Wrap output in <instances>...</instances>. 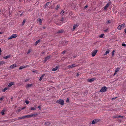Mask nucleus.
<instances>
[{"label":"nucleus","mask_w":126,"mask_h":126,"mask_svg":"<svg viewBox=\"0 0 126 126\" xmlns=\"http://www.w3.org/2000/svg\"><path fill=\"white\" fill-rule=\"evenodd\" d=\"M114 52H115V50H113L112 51V56H114Z\"/></svg>","instance_id":"nucleus-38"},{"label":"nucleus","mask_w":126,"mask_h":126,"mask_svg":"<svg viewBox=\"0 0 126 126\" xmlns=\"http://www.w3.org/2000/svg\"><path fill=\"white\" fill-rule=\"evenodd\" d=\"M124 32L126 34V29H124Z\"/></svg>","instance_id":"nucleus-57"},{"label":"nucleus","mask_w":126,"mask_h":126,"mask_svg":"<svg viewBox=\"0 0 126 126\" xmlns=\"http://www.w3.org/2000/svg\"><path fill=\"white\" fill-rule=\"evenodd\" d=\"M98 50H94L92 53V55L93 57L94 56L98 51Z\"/></svg>","instance_id":"nucleus-7"},{"label":"nucleus","mask_w":126,"mask_h":126,"mask_svg":"<svg viewBox=\"0 0 126 126\" xmlns=\"http://www.w3.org/2000/svg\"><path fill=\"white\" fill-rule=\"evenodd\" d=\"M16 64H14L11 65L10 66V69H12L13 68L16 67Z\"/></svg>","instance_id":"nucleus-11"},{"label":"nucleus","mask_w":126,"mask_h":126,"mask_svg":"<svg viewBox=\"0 0 126 126\" xmlns=\"http://www.w3.org/2000/svg\"><path fill=\"white\" fill-rule=\"evenodd\" d=\"M120 117H122V118H123V116H120V115L118 116V118H119Z\"/></svg>","instance_id":"nucleus-50"},{"label":"nucleus","mask_w":126,"mask_h":126,"mask_svg":"<svg viewBox=\"0 0 126 126\" xmlns=\"http://www.w3.org/2000/svg\"><path fill=\"white\" fill-rule=\"evenodd\" d=\"M78 27V25L77 24H75L74 25L73 27V30H74L76 27Z\"/></svg>","instance_id":"nucleus-20"},{"label":"nucleus","mask_w":126,"mask_h":126,"mask_svg":"<svg viewBox=\"0 0 126 126\" xmlns=\"http://www.w3.org/2000/svg\"><path fill=\"white\" fill-rule=\"evenodd\" d=\"M19 120V119H18V118H16L14 119V121L17 120Z\"/></svg>","instance_id":"nucleus-49"},{"label":"nucleus","mask_w":126,"mask_h":126,"mask_svg":"<svg viewBox=\"0 0 126 126\" xmlns=\"http://www.w3.org/2000/svg\"><path fill=\"white\" fill-rule=\"evenodd\" d=\"M96 79L94 78H93L91 79H87V81L88 82H92L96 80Z\"/></svg>","instance_id":"nucleus-9"},{"label":"nucleus","mask_w":126,"mask_h":126,"mask_svg":"<svg viewBox=\"0 0 126 126\" xmlns=\"http://www.w3.org/2000/svg\"><path fill=\"white\" fill-rule=\"evenodd\" d=\"M64 14V11L63 10L61 11L60 13V14H61L62 15H63Z\"/></svg>","instance_id":"nucleus-28"},{"label":"nucleus","mask_w":126,"mask_h":126,"mask_svg":"<svg viewBox=\"0 0 126 126\" xmlns=\"http://www.w3.org/2000/svg\"><path fill=\"white\" fill-rule=\"evenodd\" d=\"M21 110L20 109H18L16 110V112H19Z\"/></svg>","instance_id":"nucleus-43"},{"label":"nucleus","mask_w":126,"mask_h":126,"mask_svg":"<svg viewBox=\"0 0 126 126\" xmlns=\"http://www.w3.org/2000/svg\"><path fill=\"white\" fill-rule=\"evenodd\" d=\"M2 51L1 48H0V52H1Z\"/></svg>","instance_id":"nucleus-61"},{"label":"nucleus","mask_w":126,"mask_h":126,"mask_svg":"<svg viewBox=\"0 0 126 126\" xmlns=\"http://www.w3.org/2000/svg\"><path fill=\"white\" fill-rule=\"evenodd\" d=\"M109 50H107L105 52L104 54V55H106L107 54H108L109 53Z\"/></svg>","instance_id":"nucleus-27"},{"label":"nucleus","mask_w":126,"mask_h":126,"mask_svg":"<svg viewBox=\"0 0 126 126\" xmlns=\"http://www.w3.org/2000/svg\"><path fill=\"white\" fill-rule=\"evenodd\" d=\"M50 58V56H48L46 57L44 61V62L45 63L47 60L49 59Z\"/></svg>","instance_id":"nucleus-12"},{"label":"nucleus","mask_w":126,"mask_h":126,"mask_svg":"<svg viewBox=\"0 0 126 126\" xmlns=\"http://www.w3.org/2000/svg\"><path fill=\"white\" fill-rule=\"evenodd\" d=\"M3 33H4V32H0V34H3Z\"/></svg>","instance_id":"nucleus-58"},{"label":"nucleus","mask_w":126,"mask_h":126,"mask_svg":"<svg viewBox=\"0 0 126 126\" xmlns=\"http://www.w3.org/2000/svg\"><path fill=\"white\" fill-rule=\"evenodd\" d=\"M54 16L55 17L56 16V15H54Z\"/></svg>","instance_id":"nucleus-63"},{"label":"nucleus","mask_w":126,"mask_h":126,"mask_svg":"<svg viewBox=\"0 0 126 126\" xmlns=\"http://www.w3.org/2000/svg\"><path fill=\"white\" fill-rule=\"evenodd\" d=\"M109 4L107 3L104 8V10H106L109 6Z\"/></svg>","instance_id":"nucleus-23"},{"label":"nucleus","mask_w":126,"mask_h":126,"mask_svg":"<svg viewBox=\"0 0 126 126\" xmlns=\"http://www.w3.org/2000/svg\"><path fill=\"white\" fill-rule=\"evenodd\" d=\"M26 21V20L25 19H24L23 21V22H22V26H23L24 25V24L25 23V22Z\"/></svg>","instance_id":"nucleus-33"},{"label":"nucleus","mask_w":126,"mask_h":126,"mask_svg":"<svg viewBox=\"0 0 126 126\" xmlns=\"http://www.w3.org/2000/svg\"><path fill=\"white\" fill-rule=\"evenodd\" d=\"M56 103H57L60 104L62 105H63L64 104V102L63 100L61 99H59L56 102Z\"/></svg>","instance_id":"nucleus-1"},{"label":"nucleus","mask_w":126,"mask_h":126,"mask_svg":"<svg viewBox=\"0 0 126 126\" xmlns=\"http://www.w3.org/2000/svg\"><path fill=\"white\" fill-rule=\"evenodd\" d=\"M36 114H31L30 115H26L25 116H24L25 118H29L31 117H34L35 116Z\"/></svg>","instance_id":"nucleus-5"},{"label":"nucleus","mask_w":126,"mask_h":126,"mask_svg":"<svg viewBox=\"0 0 126 126\" xmlns=\"http://www.w3.org/2000/svg\"><path fill=\"white\" fill-rule=\"evenodd\" d=\"M63 31H64L63 30L61 29L60 30H58L57 31V32L58 33H62L63 32Z\"/></svg>","instance_id":"nucleus-17"},{"label":"nucleus","mask_w":126,"mask_h":126,"mask_svg":"<svg viewBox=\"0 0 126 126\" xmlns=\"http://www.w3.org/2000/svg\"><path fill=\"white\" fill-rule=\"evenodd\" d=\"M36 110V108H34L33 107H31V108L30 110Z\"/></svg>","instance_id":"nucleus-32"},{"label":"nucleus","mask_w":126,"mask_h":126,"mask_svg":"<svg viewBox=\"0 0 126 126\" xmlns=\"http://www.w3.org/2000/svg\"><path fill=\"white\" fill-rule=\"evenodd\" d=\"M62 45L63 46H65L67 44V41H65L63 40L61 42Z\"/></svg>","instance_id":"nucleus-8"},{"label":"nucleus","mask_w":126,"mask_h":126,"mask_svg":"<svg viewBox=\"0 0 126 126\" xmlns=\"http://www.w3.org/2000/svg\"><path fill=\"white\" fill-rule=\"evenodd\" d=\"M38 21L39 22V24L40 25H41L42 23V20L41 19L39 18L38 19Z\"/></svg>","instance_id":"nucleus-21"},{"label":"nucleus","mask_w":126,"mask_h":126,"mask_svg":"<svg viewBox=\"0 0 126 126\" xmlns=\"http://www.w3.org/2000/svg\"><path fill=\"white\" fill-rule=\"evenodd\" d=\"M120 68H117L116 69L115 71L114 74V75H115L116 73L119 70Z\"/></svg>","instance_id":"nucleus-18"},{"label":"nucleus","mask_w":126,"mask_h":126,"mask_svg":"<svg viewBox=\"0 0 126 126\" xmlns=\"http://www.w3.org/2000/svg\"><path fill=\"white\" fill-rule=\"evenodd\" d=\"M50 3L49 2H47V3H46L44 6V8H47L48 6L49 5V4H50Z\"/></svg>","instance_id":"nucleus-13"},{"label":"nucleus","mask_w":126,"mask_h":126,"mask_svg":"<svg viewBox=\"0 0 126 126\" xmlns=\"http://www.w3.org/2000/svg\"><path fill=\"white\" fill-rule=\"evenodd\" d=\"M38 108H39L40 110H41V107L40 106H39L38 107Z\"/></svg>","instance_id":"nucleus-47"},{"label":"nucleus","mask_w":126,"mask_h":126,"mask_svg":"<svg viewBox=\"0 0 126 126\" xmlns=\"http://www.w3.org/2000/svg\"><path fill=\"white\" fill-rule=\"evenodd\" d=\"M17 37L16 34H14L12 35L11 36L9 37L8 39V40H9L11 39L15 38Z\"/></svg>","instance_id":"nucleus-6"},{"label":"nucleus","mask_w":126,"mask_h":126,"mask_svg":"<svg viewBox=\"0 0 126 126\" xmlns=\"http://www.w3.org/2000/svg\"><path fill=\"white\" fill-rule=\"evenodd\" d=\"M5 62L4 61H0V65H1L5 63Z\"/></svg>","instance_id":"nucleus-24"},{"label":"nucleus","mask_w":126,"mask_h":126,"mask_svg":"<svg viewBox=\"0 0 126 126\" xmlns=\"http://www.w3.org/2000/svg\"><path fill=\"white\" fill-rule=\"evenodd\" d=\"M66 52V50H65L63 51L62 52V53L63 54H64Z\"/></svg>","instance_id":"nucleus-39"},{"label":"nucleus","mask_w":126,"mask_h":126,"mask_svg":"<svg viewBox=\"0 0 126 126\" xmlns=\"http://www.w3.org/2000/svg\"><path fill=\"white\" fill-rule=\"evenodd\" d=\"M31 50H32L31 49H29L28 51V52L27 53V54H28V53H30L31 52Z\"/></svg>","instance_id":"nucleus-40"},{"label":"nucleus","mask_w":126,"mask_h":126,"mask_svg":"<svg viewBox=\"0 0 126 126\" xmlns=\"http://www.w3.org/2000/svg\"><path fill=\"white\" fill-rule=\"evenodd\" d=\"M104 34H102L99 36V37L100 38H103L104 36Z\"/></svg>","instance_id":"nucleus-36"},{"label":"nucleus","mask_w":126,"mask_h":126,"mask_svg":"<svg viewBox=\"0 0 126 126\" xmlns=\"http://www.w3.org/2000/svg\"><path fill=\"white\" fill-rule=\"evenodd\" d=\"M55 23L56 25H61V24H60V23H57L56 22H55Z\"/></svg>","instance_id":"nucleus-42"},{"label":"nucleus","mask_w":126,"mask_h":126,"mask_svg":"<svg viewBox=\"0 0 126 126\" xmlns=\"http://www.w3.org/2000/svg\"><path fill=\"white\" fill-rule=\"evenodd\" d=\"M46 126H48L50 124V123L49 122H45V124Z\"/></svg>","instance_id":"nucleus-19"},{"label":"nucleus","mask_w":126,"mask_h":126,"mask_svg":"<svg viewBox=\"0 0 126 126\" xmlns=\"http://www.w3.org/2000/svg\"><path fill=\"white\" fill-rule=\"evenodd\" d=\"M28 66V65H27V66H20L19 68V70L22 69H23V68H25L26 67H27V66Z\"/></svg>","instance_id":"nucleus-15"},{"label":"nucleus","mask_w":126,"mask_h":126,"mask_svg":"<svg viewBox=\"0 0 126 126\" xmlns=\"http://www.w3.org/2000/svg\"><path fill=\"white\" fill-rule=\"evenodd\" d=\"M79 73H77V75H76V76H77V77H78V76L79 75Z\"/></svg>","instance_id":"nucleus-56"},{"label":"nucleus","mask_w":126,"mask_h":126,"mask_svg":"<svg viewBox=\"0 0 126 126\" xmlns=\"http://www.w3.org/2000/svg\"><path fill=\"white\" fill-rule=\"evenodd\" d=\"M42 78H42V77H41L40 78V79H39V80L40 81H41V80H42Z\"/></svg>","instance_id":"nucleus-51"},{"label":"nucleus","mask_w":126,"mask_h":126,"mask_svg":"<svg viewBox=\"0 0 126 126\" xmlns=\"http://www.w3.org/2000/svg\"><path fill=\"white\" fill-rule=\"evenodd\" d=\"M107 89V88L105 86H104L102 87L100 91L101 92H105L106 91Z\"/></svg>","instance_id":"nucleus-4"},{"label":"nucleus","mask_w":126,"mask_h":126,"mask_svg":"<svg viewBox=\"0 0 126 126\" xmlns=\"http://www.w3.org/2000/svg\"><path fill=\"white\" fill-rule=\"evenodd\" d=\"M64 18L63 17H62L61 19V21H63V20L64 19Z\"/></svg>","instance_id":"nucleus-55"},{"label":"nucleus","mask_w":126,"mask_h":126,"mask_svg":"<svg viewBox=\"0 0 126 126\" xmlns=\"http://www.w3.org/2000/svg\"><path fill=\"white\" fill-rule=\"evenodd\" d=\"M45 75L44 74H43L42 75V76L41 77H42V78Z\"/></svg>","instance_id":"nucleus-60"},{"label":"nucleus","mask_w":126,"mask_h":126,"mask_svg":"<svg viewBox=\"0 0 126 126\" xmlns=\"http://www.w3.org/2000/svg\"><path fill=\"white\" fill-rule=\"evenodd\" d=\"M100 121V119H96L93 120L91 122L92 124H94L97 123L98 122H99Z\"/></svg>","instance_id":"nucleus-3"},{"label":"nucleus","mask_w":126,"mask_h":126,"mask_svg":"<svg viewBox=\"0 0 126 126\" xmlns=\"http://www.w3.org/2000/svg\"><path fill=\"white\" fill-rule=\"evenodd\" d=\"M76 66V65L75 64H73L70 65L68 66L67 67L69 69H70L73 67H74Z\"/></svg>","instance_id":"nucleus-10"},{"label":"nucleus","mask_w":126,"mask_h":126,"mask_svg":"<svg viewBox=\"0 0 126 126\" xmlns=\"http://www.w3.org/2000/svg\"><path fill=\"white\" fill-rule=\"evenodd\" d=\"M29 79H25V82H26L28 81L29 80Z\"/></svg>","instance_id":"nucleus-44"},{"label":"nucleus","mask_w":126,"mask_h":126,"mask_svg":"<svg viewBox=\"0 0 126 126\" xmlns=\"http://www.w3.org/2000/svg\"><path fill=\"white\" fill-rule=\"evenodd\" d=\"M33 85L32 84H28L26 85V88H28L29 87H32Z\"/></svg>","instance_id":"nucleus-14"},{"label":"nucleus","mask_w":126,"mask_h":126,"mask_svg":"<svg viewBox=\"0 0 126 126\" xmlns=\"http://www.w3.org/2000/svg\"><path fill=\"white\" fill-rule=\"evenodd\" d=\"M69 99L68 98H67L66 100V102H69Z\"/></svg>","instance_id":"nucleus-54"},{"label":"nucleus","mask_w":126,"mask_h":126,"mask_svg":"<svg viewBox=\"0 0 126 126\" xmlns=\"http://www.w3.org/2000/svg\"><path fill=\"white\" fill-rule=\"evenodd\" d=\"M40 42V40H39L37 41L35 43V45H36Z\"/></svg>","instance_id":"nucleus-29"},{"label":"nucleus","mask_w":126,"mask_h":126,"mask_svg":"<svg viewBox=\"0 0 126 126\" xmlns=\"http://www.w3.org/2000/svg\"><path fill=\"white\" fill-rule=\"evenodd\" d=\"M14 82H11L10 83L8 86V87H11L12 85H14Z\"/></svg>","instance_id":"nucleus-16"},{"label":"nucleus","mask_w":126,"mask_h":126,"mask_svg":"<svg viewBox=\"0 0 126 126\" xmlns=\"http://www.w3.org/2000/svg\"><path fill=\"white\" fill-rule=\"evenodd\" d=\"M108 29H105V30H104V31L105 32H106L107 31H108Z\"/></svg>","instance_id":"nucleus-53"},{"label":"nucleus","mask_w":126,"mask_h":126,"mask_svg":"<svg viewBox=\"0 0 126 126\" xmlns=\"http://www.w3.org/2000/svg\"><path fill=\"white\" fill-rule=\"evenodd\" d=\"M4 99V98L3 97H2L1 98H0V100H2Z\"/></svg>","instance_id":"nucleus-48"},{"label":"nucleus","mask_w":126,"mask_h":126,"mask_svg":"<svg viewBox=\"0 0 126 126\" xmlns=\"http://www.w3.org/2000/svg\"><path fill=\"white\" fill-rule=\"evenodd\" d=\"M111 23L110 21L109 20H107V21L106 22L107 24H109L110 23Z\"/></svg>","instance_id":"nucleus-34"},{"label":"nucleus","mask_w":126,"mask_h":126,"mask_svg":"<svg viewBox=\"0 0 126 126\" xmlns=\"http://www.w3.org/2000/svg\"><path fill=\"white\" fill-rule=\"evenodd\" d=\"M87 7H88L86 5L85 6V7L84 8H87Z\"/></svg>","instance_id":"nucleus-59"},{"label":"nucleus","mask_w":126,"mask_h":126,"mask_svg":"<svg viewBox=\"0 0 126 126\" xmlns=\"http://www.w3.org/2000/svg\"><path fill=\"white\" fill-rule=\"evenodd\" d=\"M65 59V58L64 57H63L62 58V60L63 61H64Z\"/></svg>","instance_id":"nucleus-46"},{"label":"nucleus","mask_w":126,"mask_h":126,"mask_svg":"<svg viewBox=\"0 0 126 126\" xmlns=\"http://www.w3.org/2000/svg\"><path fill=\"white\" fill-rule=\"evenodd\" d=\"M108 3H109V4H111V1L109 0V2H108Z\"/></svg>","instance_id":"nucleus-52"},{"label":"nucleus","mask_w":126,"mask_h":126,"mask_svg":"<svg viewBox=\"0 0 126 126\" xmlns=\"http://www.w3.org/2000/svg\"><path fill=\"white\" fill-rule=\"evenodd\" d=\"M8 89V88L5 87L4 88V89H3L2 90V91H3V92H4L7 89Z\"/></svg>","instance_id":"nucleus-31"},{"label":"nucleus","mask_w":126,"mask_h":126,"mask_svg":"<svg viewBox=\"0 0 126 126\" xmlns=\"http://www.w3.org/2000/svg\"><path fill=\"white\" fill-rule=\"evenodd\" d=\"M10 55H7L6 56H5L3 57V58L4 59H7L9 58H10Z\"/></svg>","instance_id":"nucleus-25"},{"label":"nucleus","mask_w":126,"mask_h":126,"mask_svg":"<svg viewBox=\"0 0 126 126\" xmlns=\"http://www.w3.org/2000/svg\"><path fill=\"white\" fill-rule=\"evenodd\" d=\"M58 68V67L56 66L55 68L52 69V70L53 71H56L57 69Z\"/></svg>","instance_id":"nucleus-22"},{"label":"nucleus","mask_w":126,"mask_h":126,"mask_svg":"<svg viewBox=\"0 0 126 126\" xmlns=\"http://www.w3.org/2000/svg\"><path fill=\"white\" fill-rule=\"evenodd\" d=\"M25 103L27 104H28L29 103V102L27 100H26L25 101Z\"/></svg>","instance_id":"nucleus-41"},{"label":"nucleus","mask_w":126,"mask_h":126,"mask_svg":"<svg viewBox=\"0 0 126 126\" xmlns=\"http://www.w3.org/2000/svg\"><path fill=\"white\" fill-rule=\"evenodd\" d=\"M125 27V23H123L118 26L117 29L119 30H121L122 28V27L124 28Z\"/></svg>","instance_id":"nucleus-2"},{"label":"nucleus","mask_w":126,"mask_h":126,"mask_svg":"<svg viewBox=\"0 0 126 126\" xmlns=\"http://www.w3.org/2000/svg\"><path fill=\"white\" fill-rule=\"evenodd\" d=\"M42 54H43L44 53V52H42Z\"/></svg>","instance_id":"nucleus-64"},{"label":"nucleus","mask_w":126,"mask_h":126,"mask_svg":"<svg viewBox=\"0 0 126 126\" xmlns=\"http://www.w3.org/2000/svg\"><path fill=\"white\" fill-rule=\"evenodd\" d=\"M25 119L24 116L18 117V119Z\"/></svg>","instance_id":"nucleus-30"},{"label":"nucleus","mask_w":126,"mask_h":126,"mask_svg":"<svg viewBox=\"0 0 126 126\" xmlns=\"http://www.w3.org/2000/svg\"><path fill=\"white\" fill-rule=\"evenodd\" d=\"M60 7V5H58L55 8V9L56 10H57Z\"/></svg>","instance_id":"nucleus-37"},{"label":"nucleus","mask_w":126,"mask_h":126,"mask_svg":"<svg viewBox=\"0 0 126 126\" xmlns=\"http://www.w3.org/2000/svg\"><path fill=\"white\" fill-rule=\"evenodd\" d=\"M118 115L114 116L113 118H118Z\"/></svg>","instance_id":"nucleus-35"},{"label":"nucleus","mask_w":126,"mask_h":126,"mask_svg":"<svg viewBox=\"0 0 126 126\" xmlns=\"http://www.w3.org/2000/svg\"><path fill=\"white\" fill-rule=\"evenodd\" d=\"M25 107H23V108H22L21 109V110H23V109H24L25 108Z\"/></svg>","instance_id":"nucleus-62"},{"label":"nucleus","mask_w":126,"mask_h":126,"mask_svg":"<svg viewBox=\"0 0 126 126\" xmlns=\"http://www.w3.org/2000/svg\"><path fill=\"white\" fill-rule=\"evenodd\" d=\"M6 111L5 110H3L1 112V113L2 115H4L5 114L4 112Z\"/></svg>","instance_id":"nucleus-26"},{"label":"nucleus","mask_w":126,"mask_h":126,"mask_svg":"<svg viewBox=\"0 0 126 126\" xmlns=\"http://www.w3.org/2000/svg\"><path fill=\"white\" fill-rule=\"evenodd\" d=\"M122 46H124V47L126 46V45L125 44H124V43L122 44Z\"/></svg>","instance_id":"nucleus-45"}]
</instances>
